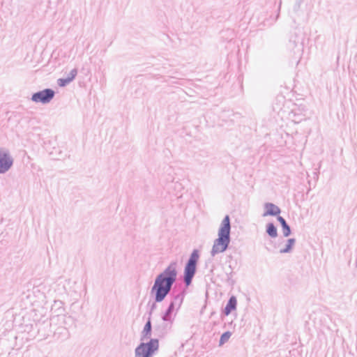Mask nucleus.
Masks as SVG:
<instances>
[{"label":"nucleus","instance_id":"obj_1","mask_svg":"<svg viewBox=\"0 0 357 357\" xmlns=\"http://www.w3.org/2000/svg\"><path fill=\"white\" fill-rule=\"evenodd\" d=\"M176 278V264H171L165 271L160 274L154 283L152 291H155V301H162L170 291Z\"/></svg>","mask_w":357,"mask_h":357},{"label":"nucleus","instance_id":"obj_2","mask_svg":"<svg viewBox=\"0 0 357 357\" xmlns=\"http://www.w3.org/2000/svg\"><path fill=\"white\" fill-rule=\"evenodd\" d=\"M230 222L229 217L226 215L222 222V225L219 229L218 238L215 241L211 254L215 255L218 253L224 252L229 243Z\"/></svg>","mask_w":357,"mask_h":357},{"label":"nucleus","instance_id":"obj_3","mask_svg":"<svg viewBox=\"0 0 357 357\" xmlns=\"http://www.w3.org/2000/svg\"><path fill=\"white\" fill-rule=\"evenodd\" d=\"M159 343L158 340L152 339L147 344H141L135 350V357H151L158 350Z\"/></svg>","mask_w":357,"mask_h":357},{"label":"nucleus","instance_id":"obj_4","mask_svg":"<svg viewBox=\"0 0 357 357\" xmlns=\"http://www.w3.org/2000/svg\"><path fill=\"white\" fill-rule=\"evenodd\" d=\"M199 259V253L197 250H194L191 254L190 259L185 268V282L187 285H189L193 278L195 270L196 264Z\"/></svg>","mask_w":357,"mask_h":357},{"label":"nucleus","instance_id":"obj_5","mask_svg":"<svg viewBox=\"0 0 357 357\" xmlns=\"http://www.w3.org/2000/svg\"><path fill=\"white\" fill-rule=\"evenodd\" d=\"M54 92L52 89H45L34 93L32 96V100L36 102H49L54 97Z\"/></svg>","mask_w":357,"mask_h":357},{"label":"nucleus","instance_id":"obj_6","mask_svg":"<svg viewBox=\"0 0 357 357\" xmlns=\"http://www.w3.org/2000/svg\"><path fill=\"white\" fill-rule=\"evenodd\" d=\"M12 165V160L4 151H0V173L6 172Z\"/></svg>","mask_w":357,"mask_h":357},{"label":"nucleus","instance_id":"obj_7","mask_svg":"<svg viewBox=\"0 0 357 357\" xmlns=\"http://www.w3.org/2000/svg\"><path fill=\"white\" fill-rule=\"evenodd\" d=\"M266 211L264 214V216L267 215H276L280 213V208L273 204L268 203L265 205Z\"/></svg>","mask_w":357,"mask_h":357},{"label":"nucleus","instance_id":"obj_8","mask_svg":"<svg viewBox=\"0 0 357 357\" xmlns=\"http://www.w3.org/2000/svg\"><path fill=\"white\" fill-rule=\"evenodd\" d=\"M237 301L235 296H231L226 305L224 312L226 316H228L231 311L236 310Z\"/></svg>","mask_w":357,"mask_h":357},{"label":"nucleus","instance_id":"obj_9","mask_svg":"<svg viewBox=\"0 0 357 357\" xmlns=\"http://www.w3.org/2000/svg\"><path fill=\"white\" fill-rule=\"evenodd\" d=\"M77 75V70L75 69H73L70 71V75L68 76L67 78H63L58 79V84L60 86H64L68 83H70L71 81L74 79L75 76Z\"/></svg>","mask_w":357,"mask_h":357},{"label":"nucleus","instance_id":"obj_10","mask_svg":"<svg viewBox=\"0 0 357 357\" xmlns=\"http://www.w3.org/2000/svg\"><path fill=\"white\" fill-rule=\"evenodd\" d=\"M278 220L281 223V225L282 226L283 234H284V236H288L290 234L289 227L287 225L284 219L282 217H281V216L278 217Z\"/></svg>","mask_w":357,"mask_h":357},{"label":"nucleus","instance_id":"obj_11","mask_svg":"<svg viewBox=\"0 0 357 357\" xmlns=\"http://www.w3.org/2000/svg\"><path fill=\"white\" fill-rule=\"evenodd\" d=\"M151 321L149 320L144 328V330L142 332L143 335L146 338L149 337V336L151 335Z\"/></svg>","mask_w":357,"mask_h":357},{"label":"nucleus","instance_id":"obj_12","mask_svg":"<svg viewBox=\"0 0 357 357\" xmlns=\"http://www.w3.org/2000/svg\"><path fill=\"white\" fill-rule=\"evenodd\" d=\"M267 233L271 236V237H276L277 236V229L273 225V224L270 223L268 225L267 227Z\"/></svg>","mask_w":357,"mask_h":357},{"label":"nucleus","instance_id":"obj_13","mask_svg":"<svg viewBox=\"0 0 357 357\" xmlns=\"http://www.w3.org/2000/svg\"><path fill=\"white\" fill-rule=\"evenodd\" d=\"M231 335V333L230 332H225L224 333L222 336L220 337V345H222L225 342H227L229 339L230 338Z\"/></svg>","mask_w":357,"mask_h":357},{"label":"nucleus","instance_id":"obj_14","mask_svg":"<svg viewBox=\"0 0 357 357\" xmlns=\"http://www.w3.org/2000/svg\"><path fill=\"white\" fill-rule=\"evenodd\" d=\"M294 239H289L286 248L283 250H281V252H288L289 251H290L294 245Z\"/></svg>","mask_w":357,"mask_h":357}]
</instances>
